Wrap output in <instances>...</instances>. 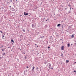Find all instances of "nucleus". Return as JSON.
<instances>
[{"instance_id":"f257e3e1","label":"nucleus","mask_w":76,"mask_h":76,"mask_svg":"<svg viewBox=\"0 0 76 76\" xmlns=\"http://www.w3.org/2000/svg\"><path fill=\"white\" fill-rule=\"evenodd\" d=\"M34 68H35V67L34 66L31 70V71L33 73L34 72Z\"/></svg>"},{"instance_id":"f03ea898","label":"nucleus","mask_w":76,"mask_h":76,"mask_svg":"<svg viewBox=\"0 0 76 76\" xmlns=\"http://www.w3.org/2000/svg\"><path fill=\"white\" fill-rule=\"evenodd\" d=\"M24 14L25 16H26L27 15H28V13H26L25 12H24Z\"/></svg>"},{"instance_id":"7ed1b4c3","label":"nucleus","mask_w":76,"mask_h":76,"mask_svg":"<svg viewBox=\"0 0 76 76\" xmlns=\"http://www.w3.org/2000/svg\"><path fill=\"white\" fill-rule=\"evenodd\" d=\"M48 65H49V66L48 67L49 68V69H51V64H48Z\"/></svg>"},{"instance_id":"20e7f679","label":"nucleus","mask_w":76,"mask_h":76,"mask_svg":"<svg viewBox=\"0 0 76 76\" xmlns=\"http://www.w3.org/2000/svg\"><path fill=\"white\" fill-rule=\"evenodd\" d=\"M61 49L62 50H64V46H62V47H61Z\"/></svg>"},{"instance_id":"39448f33","label":"nucleus","mask_w":76,"mask_h":76,"mask_svg":"<svg viewBox=\"0 0 76 76\" xmlns=\"http://www.w3.org/2000/svg\"><path fill=\"white\" fill-rule=\"evenodd\" d=\"M32 28H35V26H34V24L32 25Z\"/></svg>"},{"instance_id":"423d86ee","label":"nucleus","mask_w":76,"mask_h":76,"mask_svg":"<svg viewBox=\"0 0 76 76\" xmlns=\"http://www.w3.org/2000/svg\"><path fill=\"white\" fill-rule=\"evenodd\" d=\"M67 47H70V44L69 43H68L67 44Z\"/></svg>"},{"instance_id":"0eeeda50","label":"nucleus","mask_w":76,"mask_h":76,"mask_svg":"<svg viewBox=\"0 0 76 76\" xmlns=\"http://www.w3.org/2000/svg\"><path fill=\"white\" fill-rule=\"evenodd\" d=\"M61 25V24H59L57 25V26H60Z\"/></svg>"},{"instance_id":"6e6552de","label":"nucleus","mask_w":76,"mask_h":76,"mask_svg":"<svg viewBox=\"0 0 76 76\" xmlns=\"http://www.w3.org/2000/svg\"><path fill=\"white\" fill-rule=\"evenodd\" d=\"M11 42H14V41L13 40V39H11Z\"/></svg>"},{"instance_id":"1a4fd4ad","label":"nucleus","mask_w":76,"mask_h":76,"mask_svg":"<svg viewBox=\"0 0 76 76\" xmlns=\"http://www.w3.org/2000/svg\"><path fill=\"white\" fill-rule=\"evenodd\" d=\"M72 38H74V35H72L71 36Z\"/></svg>"},{"instance_id":"9d476101","label":"nucleus","mask_w":76,"mask_h":76,"mask_svg":"<svg viewBox=\"0 0 76 76\" xmlns=\"http://www.w3.org/2000/svg\"><path fill=\"white\" fill-rule=\"evenodd\" d=\"M69 61H68V60H67V61L66 60V63H68Z\"/></svg>"},{"instance_id":"9b49d317","label":"nucleus","mask_w":76,"mask_h":76,"mask_svg":"<svg viewBox=\"0 0 76 76\" xmlns=\"http://www.w3.org/2000/svg\"><path fill=\"white\" fill-rule=\"evenodd\" d=\"M23 32H25V30L23 29Z\"/></svg>"},{"instance_id":"f8f14e48","label":"nucleus","mask_w":76,"mask_h":76,"mask_svg":"<svg viewBox=\"0 0 76 76\" xmlns=\"http://www.w3.org/2000/svg\"><path fill=\"white\" fill-rule=\"evenodd\" d=\"M0 32H1V34H2L3 33V32L1 31H0Z\"/></svg>"},{"instance_id":"ddd939ff","label":"nucleus","mask_w":76,"mask_h":76,"mask_svg":"<svg viewBox=\"0 0 76 76\" xmlns=\"http://www.w3.org/2000/svg\"><path fill=\"white\" fill-rule=\"evenodd\" d=\"M3 55H4V56H5L6 55V53H3Z\"/></svg>"},{"instance_id":"4468645a","label":"nucleus","mask_w":76,"mask_h":76,"mask_svg":"<svg viewBox=\"0 0 76 76\" xmlns=\"http://www.w3.org/2000/svg\"><path fill=\"white\" fill-rule=\"evenodd\" d=\"M25 59H26V56H25Z\"/></svg>"},{"instance_id":"2eb2a0df","label":"nucleus","mask_w":76,"mask_h":76,"mask_svg":"<svg viewBox=\"0 0 76 76\" xmlns=\"http://www.w3.org/2000/svg\"><path fill=\"white\" fill-rule=\"evenodd\" d=\"M1 50H2V51H4V50H3V49H2Z\"/></svg>"},{"instance_id":"dca6fc26","label":"nucleus","mask_w":76,"mask_h":76,"mask_svg":"<svg viewBox=\"0 0 76 76\" xmlns=\"http://www.w3.org/2000/svg\"><path fill=\"white\" fill-rule=\"evenodd\" d=\"M28 67H28V66H26V68H27V69H28Z\"/></svg>"},{"instance_id":"f3484780","label":"nucleus","mask_w":76,"mask_h":76,"mask_svg":"<svg viewBox=\"0 0 76 76\" xmlns=\"http://www.w3.org/2000/svg\"><path fill=\"white\" fill-rule=\"evenodd\" d=\"M63 56V54H61V57H62V56Z\"/></svg>"},{"instance_id":"a211bd4d","label":"nucleus","mask_w":76,"mask_h":76,"mask_svg":"<svg viewBox=\"0 0 76 76\" xmlns=\"http://www.w3.org/2000/svg\"><path fill=\"white\" fill-rule=\"evenodd\" d=\"M50 48V47H48V48Z\"/></svg>"},{"instance_id":"6ab92c4d","label":"nucleus","mask_w":76,"mask_h":76,"mask_svg":"<svg viewBox=\"0 0 76 76\" xmlns=\"http://www.w3.org/2000/svg\"><path fill=\"white\" fill-rule=\"evenodd\" d=\"M50 69H53V68L52 67V68H51Z\"/></svg>"},{"instance_id":"aec40b11","label":"nucleus","mask_w":76,"mask_h":76,"mask_svg":"<svg viewBox=\"0 0 76 76\" xmlns=\"http://www.w3.org/2000/svg\"><path fill=\"white\" fill-rule=\"evenodd\" d=\"M36 69H38V67H37V68H36Z\"/></svg>"},{"instance_id":"412c9836","label":"nucleus","mask_w":76,"mask_h":76,"mask_svg":"<svg viewBox=\"0 0 76 76\" xmlns=\"http://www.w3.org/2000/svg\"><path fill=\"white\" fill-rule=\"evenodd\" d=\"M2 37H4V35H3V36H2Z\"/></svg>"},{"instance_id":"4be33fe9","label":"nucleus","mask_w":76,"mask_h":76,"mask_svg":"<svg viewBox=\"0 0 76 76\" xmlns=\"http://www.w3.org/2000/svg\"><path fill=\"white\" fill-rule=\"evenodd\" d=\"M4 38H5L4 37H2L3 39H4Z\"/></svg>"},{"instance_id":"5701e85b","label":"nucleus","mask_w":76,"mask_h":76,"mask_svg":"<svg viewBox=\"0 0 76 76\" xmlns=\"http://www.w3.org/2000/svg\"><path fill=\"white\" fill-rule=\"evenodd\" d=\"M74 72H76V71H75V70H74Z\"/></svg>"},{"instance_id":"b1692460","label":"nucleus","mask_w":76,"mask_h":76,"mask_svg":"<svg viewBox=\"0 0 76 76\" xmlns=\"http://www.w3.org/2000/svg\"><path fill=\"white\" fill-rule=\"evenodd\" d=\"M10 1H11V2H12V0H11Z\"/></svg>"},{"instance_id":"393cba45","label":"nucleus","mask_w":76,"mask_h":76,"mask_svg":"<svg viewBox=\"0 0 76 76\" xmlns=\"http://www.w3.org/2000/svg\"><path fill=\"white\" fill-rule=\"evenodd\" d=\"M13 43H14V42H13V43H12V45H13Z\"/></svg>"},{"instance_id":"a878e982","label":"nucleus","mask_w":76,"mask_h":76,"mask_svg":"<svg viewBox=\"0 0 76 76\" xmlns=\"http://www.w3.org/2000/svg\"><path fill=\"white\" fill-rule=\"evenodd\" d=\"M60 40H61L62 41V39H60Z\"/></svg>"},{"instance_id":"bb28decb","label":"nucleus","mask_w":76,"mask_h":76,"mask_svg":"<svg viewBox=\"0 0 76 76\" xmlns=\"http://www.w3.org/2000/svg\"><path fill=\"white\" fill-rule=\"evenodd\" d=\"M28 45H29V44H28Z\"/></svg>"},{"instance_id":"cd10ccee","label":"nucleus","mask_w":76,"mask_h":76,"mask_svg":"<svg viewBox=\"0 0 76 76\" xmlns=\"http://www.w3.org/2000/svg\"><path fill=\"white\" fill-rule=\"evenodd\" d=\"M37 47H38V46H37Z\"/></svg>"},{"instance_id":"c85d7f7f","label":"nucleus","mask_w":76,"mask_h":76,"mask_svg":"<svg viewBox=\"0 0 76 76\" xmlns=\"http://www.w3.org/2000/svg\"><path fill=\"white\" fill-rule=\"evenodd\" d=\"M10 7H11V6H10Z\"/></svg>"},{"instance_id":"c756f323","label":"nucleus","mask_w":76,"mask_h":76,"mask_svg":"<svg viewBox=\"0 0 76 76\" xmlns=\"http://www.w3.org/2000/svg\"><path fill=\"white\" fill-rule=\"evenodd\" d=\"M71 45H73V44H71Z\"/></svg>"},{"instance_id":"7c9ffc66","label":"nucleus","mask_w":76,"mask_h":76,"mask_svg":"<svg viewBox=\"0 0 76 76\" xmlns=\"http://www.w3.org/2000/svg\"><path fill=\"white\" fill-rule=\"evenodd\" d=\"M70 11L69 12V13H70Z\"/></svg>"},{"instance_id":"2f4dec72","label":"nucleus","mask_w":76,"mask_h":76,"mask_svg":"<svg viewBox=\"0 0 76 76\" xmlns=\"http://www.w3.org/2000/svg\"><path fill=\"white\" fill-rule=\"evenodd\" d=\"M47 20H46V22H47Z\"/></svg>"},{"instance_id":"473e14b6","label":"nucleus","mask_w":76,"mask_h":76,"mask_svg":"<svg viewBox=\"0 0 76 76\" xmlns=\"http://www.w3.org/2000/svg\"><path fill=\"white\" fill-rule=\"evenodd\" d=\"M35 45H37V44H35Z\"/></svg>"},{"instance_id":"72a5a7b5","label":"nucleus","mask_w":76,"mask_h":76,"mask_svg":"<svg viewBox=\"0 0 76 76\" xmlns=\"http://www.w3.org/2000/svg\"><path fill=\"white\" fill-rule=\"evenodd\" d=\"M1 47H3V45H1Z\"/></svg>"},{"instance_id":"f704fd0d","label":"nucleus","mask_w":76,"mask_h":76,"mask_svg":"<svg viewBox=\"0 0 76 76\" xmlns=\"http://www.w3.org/2000/svg\"><path fill=\"white\" fill-rule=\"evenodd\" d=\"M2 6H4V4H3V5H2Z\"/></svg>"},{"instance_id":"c9c22d12","label":"nucleus","mask_w":76,"mask_h":76,"mask_svg":"<svg viewBox=\"0 0 76 76\" xmlns=\"http://www.w3.org/2000/svg\"><path fill=\"white\" fill-rule=\"evenodd\" d=\"M20 37L21 38H22V37Z\"/></svg>"},{"instance_id":"e433bc0d","label":"nucleus","mask_w":76,"mask_h":76,"mask_svg":"<svg viewBox=\"0 0 76 76\" xmlns=\"http://www.w3.org/2000/svg\"><path fill=\"white\" fill-rule=\"evenodd\" d=\"M4 50H5V48H4Z\"/></svg>"},{"instance_id":"4c0bfd02","label":"nucleus","mask_w":76,"mask_h":76,"mask_svg":"<svg viewBox=\"0 0 76 76\" xmlns=\"http://www.w3.org/2000/svg\"><path fill=\"white\" fill-rule=\"evenodd\" d=\"M8 48H10V47H8Z\"/></svg>"},{"instance_id":"58836bf2","label":"nucleus","mask_w":76,"mask_h":76,"mask_svg":"<svg viewBox=\"0 0 76 76\" xmlns=\"http://www.w3.org/2000/svg\"><path fill=\"white\" fill-rule=\"evenodd\" d=\"M75 63H76V62H75Z\"/></svg>"},{"instance_id":"ea45409f","label":"nucleus","mask_w":76,"mask_h":76,"mask_svg":"<svg viewBox=\"0 0 76 76\" xmlns=\"http://www.w3.org/2000/svg\"><path fill=\"white\" fill-rule=\"evenodd\" d=\"M42 54H44V53H42Z\"/></svg>"},{"instance_id":"a19ab883","label":"nucleus","mask_w":76,"mask_h":76,"mask_svg":"<svg viewBox=\"0 0 76 76\" xmlns=\"http://www.w3.org/2000/svg\"><path fill=\"white\" fill-rule=\"evenodd\" d=\"M21 36H22V35H21Z\"/></svg>"},{"instance_id":"79ce46f5","label":"nucleus","mask_w":76,"mask_h":76,"mask_svg":"<svg viewBox=\"0 0 76 76\" xmlns=\"http://www.w3.org/2000/svg\"><path fill=\"white\" fill-rule=\"evenodd\" d=\"M0 48H1V47H0Z\"/></svg>"},{"instance_id":"37998d69","label":"nucleus","mask_w":76,"mask_h":76,"mask_svg":"<svg viewBox=\"0 0 76 76\" xmlns=\"http://www.w3.org/2000/svg\"><path fill=\"white\" fill-rule=\"evenodd\" d=\"M20 41H21V39L20 40Z\"/></svg>"},{"instance_id":"c03bdc74","label":"nucleus","mask_w":76,"mask_h":76,"mask_svg":"<svg viewBox=\"0 0 76 76\" xmlns=\"http://www.w3.org/2000/svg\"><path fill=\"white\" fill-rule=\"evenodd\" d=\"M0 58H1V57Z\"/></svg>"},{"instance_id":"a18cd8bd","label":"nucleus","mask_w":76,"mask_h":76,"mask_svg":"<svg viewBox=\"0 0 76 76\" xmlns=\"http://www.w3.org/2000/svg\"><path fill=\"white\" fill-rule=\"evenodd\" d=\"M62 42V43L63 42Z\"/></svg>"},{"instance_id":"49530a36","label":"nucleus","mask_w":76,"mask_h":76,"mask_svg":"<svg viewBox=\"0 0 76 76\" xmlns=\"http://www.w3.org/2000/svg\"><path fill=\"white\" fill-rule=\"evenodd\" d=\"M75 73H76V71L75 72Z\"/></svg>"},{"instance_id":"de8ad7c7","label":"nucleus","mask_w":76,"mask_h":76,"mask_svg":"<svg viewBox=\"0 0 76 76\" xmlns=\"http://www.w3.org/2000/svg\"><path fill=\"white\" fill-rule=\"evenodd\" d=\"M33 51H34V50H33Z\"/></svg>"},{"instance_id":"09e8293b","label":"nucleus","mask_w":76,"mask_h":76,"mask_svg":"<svg viewBox=\"0 0 76 76\" xmlns=\"http://www.w3.org/2000/svg\"><path fill=\"white\" fill-rule=\"evenodd\" d=\"M75 44H76V43H75Z\"/></svg>"}]
</instances>
